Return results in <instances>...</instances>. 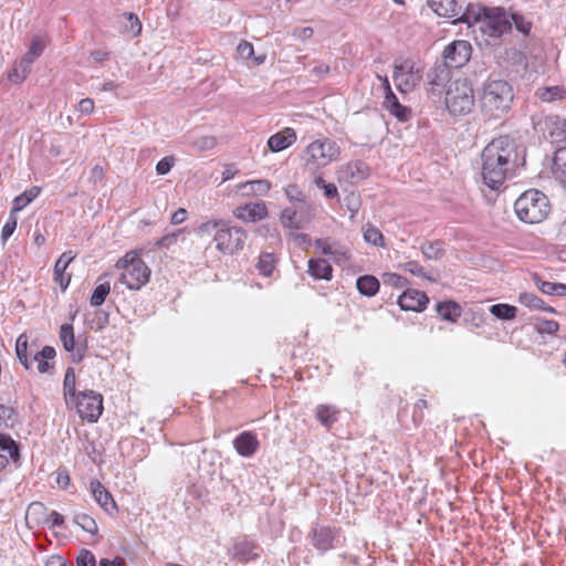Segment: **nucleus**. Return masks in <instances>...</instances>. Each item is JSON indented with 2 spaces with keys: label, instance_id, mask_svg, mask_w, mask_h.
<instances>
[{
  "label": "nucleus",
  "instance_id": "3c124183",
  "mask_svg": "<svg viewBox=\"0 0 566 566\" xmlns=\"http://www.w3.org/2000/svg\"><path fill=\"white\" fill-rule=\"evenodd\" d=\"M566 168V146L559 147L555 150L553 157V174L556 176L557 172H560Z\"/></svg>",
  "mask_w": 566,
  "mask_h": 566
},
{
  "label": "nucleus",
  "instance_id": "69168bd1",
  "mask_svg": "<svg viewBox=\"0 0 566 566\" xmlns=\"http://www.w3.org/2000/svg\"><path fill=\"white\" fill-rule=\"evenodd\" d=\"M175 164V158L172 156H167L160 159L156 165L157 175L164 176L167 175Z\"/></svg>",
  "mask_w": 566,
  "mask_h": 566
},
{
  "label": "nucleus",
  "instance_id": "6e6552de",
  "mask_svg": "<svg viewBox=\"0 0 566 566\" xmlns=\"http://www.w3.org/2000/svg\"><path fill=\"white\" fill-rule=\"evenodd\" d=\"M81 419L88 422H96L103 412V397L93 390L81 391L75 397V402Z\"/></svg>",
  "mask_w": 566,
  "mask_h": 566
},
{
  "label": "nucleus",
  "instance_id": "7c9ffc66",
  "mask_svg": "<svg viewBox=\"0 0 566 566\" xmlns=\"http://www.w3.org/2000/svg\"><path fill=\"white\" fill-rule=\"evenodd\" d=\"M533 280L542 293L547 295L566 296V284L544 281L537 274H534Z\"/></svg>",
  "mask_w": 566,
  "mask_h": 566
},
{
  "label": "nucleus",
  "instance_id": "c9c22d12",
  "mask_svg": "<svg viewBox=\"0 0 566 566\" xmlns=\"http://www.w3.org/2000/svg\"><path fill=\"white\" fill-rule=\"evenodd\" d=\"M0 452L8 455L13 462L20 459V451L18 444L10 436L0 432Z\"/></svg>",
  "mask_w": 566,
  "mask_h": 566
},
{
  "label": "nucleus",
  "instance_id": "b1692460",
  "mask_svg": "<svg viewBox=\"0 0 566 566\" xmlns=\"http://www.w3.org/2000/svg\"><path fill=\"white\" fill-rule=\"evenodd\" d=\"M296 140V133L293 128L286 127L283 130L272 135L268 140V146L273 153H279L290 147Z\"/></svg>",
  "mask_w": 566,
  "mask_h": 566
},
{
  "label": "nucleus",
  "instance_id": "58836bf2",
  "mask_svg": "<svg viewBox=\"0 0 566 566\" xmlns=\"http://www.w3.org/2000/svg\"><path fill=\"white\" fill-rule=\"evenodd\" d=\"M518 302L524 306H527L533 310H542L545 312H555L553 307L545 306L542 298L533 293H521L518 296Z\"/></svg>",
  "mask_w": 566,
  "mask_h": 566
},
{
  "label": "nucleus",
  "instance_id": "39448f33",
  "mask_svg": "<svg viewBox=\"0 0 566 566\" xmlns=\"http://www.w3.org/2000/svg\"><path fill=\"white\" fill-rule=\"evenodd\" d=\"M115 266L123 270L119 280L129 290H140L149 281L150 269L134 251L127 252Z\"/></svg>",
  "mask_w": 566,
  "mask_h": 566
},
{
  "label": "nucleus",
  "instance_id": "f704fd0d",
  "mask_svg": "<svg viewBox=\"0 0 566 566\" xmlns=\"http://www.w3.org/2000/svg\"><path fill=\"white\" fill-rule=\"evenodd\" d=\"M338 410L334 406L319 405L316 408L317 420L326 428H331L337 421Z\"/></svg>",
  "mask_w": 566,
  "mask_h": 566
},
{
  "label": "nucleus",
  "instance_id": "423d86ee",
  "mask_svg": "<svg viewBox=\"0 0 566 566\" xmlns=\"http://www.w3.org/2000/svg\"><path fill=\"white\" fill-rule=\"evenodd\" d=\"M475 103L474 91L467 78L453 81L446 94L448 111L454 116L469 114Z\"/></svg>",
  "mask_w": 566,
  "mask_h": 566
},
{
  "label": "nucleus",
  "instance_id": "5701e85b",
  "mask_svg": "<svg viewBox=\"0 0 566 566\" xmlns=\"http://www.w3.org/2000/svg\"><path fill=\"white\" fill-rule=\"evenodd\" d=\"M427 3L439 17L454 20L461 13V3L457 0H427Z\"/></svg>",
  "mask_w": 566,
  "mask_h": 566
},
{
  "label": "nucleus",
  "instance_id": "f03ea898",
  "mask_svg": "<svg viewBox=\"0 0 566 566\" xmlns=\"http://www.w3.org/2000/svg\"><path fill=\"white\" fill-rule=\"evenodd\" d=\"M514 92L512 85L501 78H489L482 86L480 107L484 116L500 119L512 107Z\"/></svg>",
  "mask_w": 566,
  "mask_h": 566
},
{
  "label": "nucleus",
  "instance_id": "13d9d810",
  "mask_svg": "<svg viewBox=\"0 0 566 566\" xmlns=\"http://www.w3.org/2000/svg\"><path fill=\"white\" fill-rule=\"evenodd\" d=\"M67 268L57 269V264H54V282L60 285L62 291H65L71 282V274H66Z\"/></svg>",
  "mask_w": 566,
  "mask_h": 566
},
{
  "label": "nucleus",
  "instance_id": "20e7f679",
  "mask_svg": "<svg viewBox=\"0 0 566 566\" xmlns=\"http://www.w3.org/2000/svg\"><path fill=\"white\" fill-rule=\"evenodd\" d=\"M340 148L329 138L316 139L305 149L304 168L311 174L328 166L339 158Z\"/></svg>",
  "mask_w": 566,
  "mask_h": 566
},
{
  "label": "nucleus",
  "instance_id": "0eeeda50",
  "mask_svg": "<svg viewBox=\"0 0 566 566\" xmlns=\"http://www.w3.org/2000/svg\"><path fill=\"white\" fill-rule=\"evenodd\" d=\"M247 240V232L238 227H230L224 221L213 235L216 248L223 254H234L243 250Z\"/></svg>",
  "mask_w": 566,
  "mask_h": 566
},
{
  "label": "nucleus",
  "instance_id": "603ef678",
  "mask_svg": "<svg viewBox=\"0 0 566 566\" xmlns=\"http://www.w3.org/2000/svg\"><path fill=\"white\" fill-rule=\"evenodd\" d=\"M401 269L406 272H409L410 274L415 276H419L422 279H427L429 281H433L427 273L424 272V269L417 262V261H408L405 264L400 265Z\"/></svg>",
  "mask_w": 566,
  "mask_h": 566
},
{
  "label": "nucleus",
  "instance_id": "aec40b11",
  "mask_svg": "<svg viewBox=\"0 0 566 566\" xmlns=\"http://www.w3.org/2000/svg\"><path fill=\"white\" fill-rule=\"evenodd\" d=\"M235 451L244 458L252 457L259 449V440L254 432L243 431L234 440Z\"/></svg>",
  "mask_w": 566,
  "mask_h": 566
},
{
  "label": "nucleus",
  "instance_id": "1a4fd4ad",
  "mask_svg": "<svg viewBox=\"0 0 566 566\" xmlns=\"http://www.w3.org/2000/svg\"><path fill=\"white\" fill-rule=\"evenodd\" d=\"M315 207L312 201L305 200L298 205L287 207L281 212V222L289 229H302L314 218Z\"/></svg>",
  "mask_w": 566,
  "mask_h": 566
},
{
  "label": "nucleus",
  "instance_id": "09e8293b",
  "mask_svg": "<svg viewBox=\"0 0 566 566\" xmlns=\"http://www.w3.org/2000/svg\"><path fill=\"white\" fill-rule=\"evenodd\" d=\"M285 196L289 199L291 206L298 205L305 200H307L304 192L296 185H289L284 189Z\"/></svg>",
  "mask_w": 566,
  "mask_h": 566
},
{
  "label": "nucleus",
  "instance_id": "49530a36",
  "mask_svg": "<svg viewBox=\"0 0 566 566\" xmlns=\"http://www.w3.org/2000/svg\"><path fill=\"white\" fill-rule=\"evenodd\" d=\"M190 145L198 151H206L216 147L217 138L211 135L199 136L193 138Z\"/></svg>",
  "mask_w": 566,
  "mask_h": 566
},
{
  "label": "nucleus",
  "instance_id": "f3484780",
  "mask_svg": "<svg viewBox=\"0 0 566 566\" xmlns=\"http://www.w3.org/2000/svg\"><path fill=\"white\" fill-rule=\"evenodd\" d=\"M451 67L442 61L436 62L428 71L427 78L432 92H440L441 88L450 81Z\"/></svg>",
  "mask_w": 566,
  "mask_h": 566
},
{
  "label": "nucleus",
  "instance_id": "72a5a7b5",
  "mask_svg": "<svg viewBox=\"0 0 566 566\" xmlns=\"http://www.w3.org/2000/svg\"><path fill=\"white\" fill-rule=\"evenodd\" d=\"M358 292L366 296H374L379 290V281L374 275H363L356 281Z\"/></svg>",
  "mask_w": 566,
  "mask_h": 566
},
{
  "label": "nucleus",
  "instance_id": "c03bdc74",
  "mask_svg": "<svg viewBox=\"0 0 566 566\" xmlns=\"http://www.w3.org/2000/svg\"><path fill=\"white\" fill-rule=\"evenodd\" d=\"M109 292L111 285L108 282L99 283L92 293V296L90 298L91 305L95 307L101 306L105 302Z\"/></svg>",
  "mask_w": 566,
  "mask_h": 566
},
{
  "label": "nucleus",
  "instance_id": "412c9836",
  "mask_svg": "<svg viewBox=\"0 0 566 566\" xmlns=\"http://www.w3.org/2000/svg\"><path fill=\"white\" fill-rule=\"evenodd\" d=\"M32 359L30 361L36 363V369L41 374H50L54 364L50 363V360L54 359L56 352L52 346H44L41 350L32 349Z\"/></svg>",
  "mask_w": 566,
  "mask_h": 566
},
{
  "label": "nucleus",
  "instance_id": "f257e3e1",
  "mask_svg": "<svg viewBox=\"0 0 566 566\" xmlns=\"http://www.w3.org/2000/svg\"><path fill=\"white\" fill-rule=\"evenodd\" d=\"M517 158L516 144L509 136H500L489 143L481 154L482 178L495 190L509 177Z\"/></svg>",
  "mask_w": 566,
  "mask_h": 566
},
{
  "label": "nucleus",
  "instance_id": "6e6d98bb",
  "mask_svg": "<svg viewBox=\"0 0 566 566\" xmlns=\"http://www.w3.org/2000/svg\"><path fill=\"white\" fill-rule=\"evenodd\" d=\"M222 226H224L223 220H209L200 224L198 233L201 235H210L212 232L216 233Z\"/></svg>",
  "mask_w": 566,
  "mask_h": 566
},
{
  "label": "nucleus",
  "instance_id": "ddd939ff",
  "mask_svg": "<svg viewBox=\"0 0 566 566\" xmlns=\"http://www.w3.org/2000/svg\"><path fill=\"white\" fill-rule=\"evenodd\" d=\"M369 176V167L363 160H352L339 167L337 180L350 185L358 184Z\"/></svg>",
  "mask_w": 566,
  "mask_h": 566
},
{
  "label": "nucleus",
  "instance_id": "37998d69",
  "mask_svg": "<svg viewBox=\"0 0 566 566\" xmlns=\"http://www.w3.org/2000/svg\"><path fill=\"white\" fill-rule=\"evenodd\" d=\"M48 514V509L41 502L31 503L27 510V518H32L36 524H44Z\"/></svg>",
  "mask_w": 566,
  "mask_h": 566
},
{
  "label": "nucleus",
  "instance_id": "a211bd4d",
  "mask_svg": "<svg viewBox=\"0 0 566 566\" xmlns=\"http://www.w3.org/2000/svg\"><path fill=\"white\" fill-rule=\"evenodd\" d=\"M233 214L244 222H255L268 216V209L264 202H249L235 208Z\"/></svg>",
  "mask_w": 566,
  "mask_h": 566
},
{
  "label": "nucleus",
  "instance_id": "79ce46f5",
  "mask_svg": "<svg viewBox=\"0 0 566 566\" xmlns=\"http://www.w3.org/2000/svg\"><path fill=\"white\" fill-rule=\"evenodd\" d=\"M31 65L28 61L21 59L14 63L12 71L9 73V78L14 83L22 82L30 73Z\"/></svg>",
  "mask_w": 566,
  "mask_h": 566
},
{
  "label": "nucleus",
  "instance_id": "dca6fc26",
  "mask_svg": "<svg viewBox=\"0 0 566 566\" xmlns=\"http://www.w3.org/2000/svg\"><path fill=\"white\" fill-rule=\"evenodd\" d=\"M489 10L490 8L479 3H469L463 10L461 4V13L454 18L453 23H467L469 27L479 24L481 27Z\"/></svg>",
  "mask_w": 566,
  "mask_h": 566
},
{
  "label": "nucleus",
  "instance_id": "5fc2aeb1",
  "mask_svg": "<svg viewBox=\"0 0 566 566\" xmlns=\"http://www.w3.org/2000/svg\"><path fill=\"white\" fill-rule=\"evenodd\" d=\"M558 328H559V324L556 321L539 319L536 323V329L541 334L554 335L557 333Z\"/></svg>",
  "mask_w": 566,
  "mask_h": 566
},
{
  "label": "nucleus",
  "instance_id": "cd10ccee",
  "mask_svg": "<svg viewBox=\"0 0 566 566\" xmlns=\"http://www.w3.org/2000/svg\"><path fill=\"white\" fill-rule=\"evenodd\" d=\"M436 311L442 319L451 323H455L462 314V307L454 301L437 303Z\"/></svg>",
  "mask_w": 566,
  "mask_h": 566
},
{
  "label": "nucleus",
  "instance_id": "393cba45",
  "mask_svg": "<svg viewBox=\"0 0 566 566\" xmlns=\"http://www.w3.org/2000/svg\"><path fill=\"white\" fill-rule=\"evenodd\" d=\"M384 107L398 120L407 122L411 116V109L400 104L395 93L384 96Z\"/></svg>",
  "mask_w": 566,
  "mask_h": 566
},
{
  "label": "nucleus",
  "instance_id": "052dcab7",
  "mask_svg": "<svg viewBox=\"0 0 566 566\" xmlns=\"http://www.w3.org/2000/svg\"><path fill=\"white\" fill-rule=\"evenodd\" d=\"M413 69H415V65L412 62L410 61H403L399 64H395V67H394V75H398V76H410V77H413Z\"/></svg>",
  "mask_w": 566,
  "mask_h": 566
},
{
  "label": "nucleus",
  "instance_id": "864d4df0",
  "mask_svg": "<svg viewBox=\"0 0 566 566\" xmlns=\"http://www.w3.org/2000/svg\"><path fill=\"white\" fill-rule=\"evenodd\" d=\"M18 219L14 212L10 211L9 219L1 230V239L4 242L13 234L17 229Z\"/></svg>",
  "mask_w": 566,
  "mask_h": 566
},
{
  "label": "nucleus",
  "instance_id": "473e14b6",
  "mask_svg": "<svg viewBox=\"0 0 566 566\" xmlns=\"http://www.w3.org/2000/svg\"><path fill=\"white\" fill-rule=\"evenodd\" d=\"M41 192V188L33 186L27 189L21 195L17 196L13 200L11 211L17 213L31 203Z\"/></svg>",
  "mask_w": 566,
  "mask_h": 566
},
{
  "label": "nucleus",
  "instance_id": "f8f14e48",
  "mask_svg": "<svg viewBox=\"0 0 566 566\" xmlns=\"http://www.w3.org/2000/svg\"><path fill=\"white\" fill-rule=\"evenodd\" d=\"M60 339L64 349L72 353V360L75 364L81 363L87 349L86 339L83 342L78 338L75 340L74 328L71 324H63L60 328Z\"/></svg>",
  "mask_w": 566,
  "mask_h": 566
},
{
  "label": "nucleus",
  "instance_id": "2f4dec72",
  "mask_svg": "<svg viewBox=\"0 0 566 566\" xmlns=\"http://www.w3.org/2000/svg\"><path fill=\"white\" fill-rule=\"evenodd\" d=\"M75 385H76V376H75L74 368L69 367L65 371L64 381H63V394H64L65 403L67 406H70L71 402H75V397L77 396Z\"/></svg>",
  "mask_w": 566,
  "mask_h": 566
},
{
  "label": "nucleus",
  "instance_id": "c756f323",
  "mask_svg": "<svg viewBox=\"0 0 566 566\" xmlns=\"http://www.w3.org/2000/svg\"><path fill=\"white\" fill-rule=\"evenodd\" d=\"M34 349L33 345H31L30 349ZM15 354L19 361L24 366L25 369H30L32 367V361H30V356H32L31 350L29 352V339L25 334H21L15 342Z\"/></svg>",
  "mask_w": 566,
  "mask_h": 566
},
{
  "label": "nucleus",
  "instance_id": "2eb2a0df",
  "mask_svg": "<svg viewBox=\"0 0 566 566\" xmlns=\"http://www.w3.org/2000/svg\"><path fill=\"white\" fill-rule=\"evenodd\" d=\"M428 303L427 294L418 290H406L398 298V304L402 311L421 312Z\"/></svg>",
  "mask_w": 566,
  "mask_h": 566
},
{
  "label": "nucleus",
  "instance_id": "338daca9",
  "mask_svg": "<svg viewBox=\"0 0 566 566\" xmlns=\"http://www.w3.org/2000/svg\"><path fill=\"white\" fill-rule=\"evenodd\" d=\"M428 408V402L426 399H419L415 403V409L412 413V420L416 424L421 423L423 420V410Z\"/></svg>",
  "mask_w": 566,
  "mask_h": 566
},
{
  "label": "nucleus",
  "instance_id": "4be33fe9",
  "mask_svg": "<svg viewBox=\"0 0 566 566\" xmlns=\"http://www.w3.org/2000/svg\"><path fill=\"white\" fill-rule=\"evenodd\" d=\"M90 489L94 500L103 510H105L108 513L111 511L117 510L116 503L112 494L98 480H92L90 483Z\"/></svg>",
  "mask_w": 566,
  "mask_h": 566
},
{
  "label": "nucleus",
  "instance_id": "e2e57ef3",
  "mask_svg": "<svg viewBox=\"0 0 566 566\" xmlns=\"http://www.w3.org/2000/svg\"><path fill=\"white\" fill-rule=\"evenodd\" d=\"M511 22L514 23L517 31H520L523 34H528L532 28L531 22L525 20L522 15L518 14H511L510 17Z\"/></svg>",
  "mask_w": 566,
  "mask_h": 566
},
{
  "label": "nucleus",
  "instance_id": "bb28decb",
  "mask_svg": "<svg viewBox=\"0 0 566 566\" xmlns=\"http://www.w3.org/2000/svg\"><path fill=\"white\" fill-rule=\"evenodd\" d=\"M307 272L315 280H331L333 268L325 259H311Z\"/></svg>",
  "mask_w": 566,
  "mask_h": 566
},
{
  "label": "nucleus",
  "instance_id": "a19ab883",
  "mask_svg": "<svg viewBox=\"0 0 566 566\" xmlns=\"http://www.w3.org/2000/svg\"><path fill=\"white\" fill-rule=\"evenodd\" d=\"M420 249L428 260H440L444 255L443 243L441 241L426 242Z\"/></svg>",
  "mask_w": 566,
  "mask_h": 566
},
{
  "label": "nucleus",
  "instance_id": "c85d7f7f",
  "mask_svg": "<svg viewBox=\"0 0 566 566\" xmlns=\"http://www.w3.org/2000/svg\"><path fill=\"white\" fill-rule=\"evenodd\" d=\"M547 134L552 143L566 139V120L559 117H549L546 120Z\"/></svg>",
  "mask_w": 566,
  "mask_h": 566
},
{
  "label": "nucleus",
  "instance_id": "a18cd8bd",
  "mask_svg": "<svg viewBox=\"0 0 566 566\" xmlns=\"http://www.w3.org/2000/svg\"><path fill=\"white\" fill-rule=\"evenodd\" d=\"M74 523L92 535L96 534L98 531L95 520L85 513L75 514Z\"/></svg>",
  "mask_w": 566,
  "mask_h": 566
},
{
  "label": "nucleus",
  "instance_id": "8fccbe9b",
  "mask_svg": "<svg viewBox=\"0 0 566 566\" xmlns=\"http://www.w3.org/2000/svg\"><path fill=\"white\" fill-rule=\"evenodd\" d=\"M392 78H394L395 85L398 88V91L403 94H406L410 90H412V87L416 85V81L418 80L416 74H413V77H410L408 75L407 76L392 75Z\"/></svg>",
  "mask_w": 566,
  "mask_h": 566
},
{
  "label": "nucleus",
  "instance_id": "680f3d73",
  "mask_svg": "<svg viewBox=\"0 0 566 566\" xmlns=\"http://www.w3.org/2000/svg\"><path fill=\"white\" fill-rule=\"evenodd\" d=\"M50 528L62 527L64 525V516L56 511L49 512L44 517V524Z\"/></svg>",
  "mask_w": 566,
  "mask_h": 566
},
{
  "label": "nucleus",
  "instance_id": "bf43d9fd",
  "mask_svg": "<svg viewBox=\"0 0 566 566\" xmlns=\"http://www.w3.org/2000/svg\"><path fill=\"white\" fill-rule=\"evenodd\" d=\"M124 17L128 20L129 25L126 29L134 35L137 36L142 32V22L138 17L132 12L124 13Z\"/></svg>",
  "mask_w": 566,
  "mask_h": 566
},
{
  "label": "nucleus",
  "instance_id": "4468645a",
  "mask_svg": "<svg viewBox=\"0 0 566 566\" xmlns=\"http://www.w3.org/2000/svg\"><path fill=\"white\" fill-rule=\"evenodd\" d=\"M308 537L311 538L312 545L317 551L325 553L333 548L337 532L329 526L317 525L311 530Z\"/></svg>",
  "mask_w": 566,
  "mask_h": 566
},
{
  "label": "nucleus",
  "instance_id": "9b49d317",
  "mask_svg": "<svg viewBox=\"0 0 566 566\" xmlns=\"http://www.w3.org/2000/svg\"><path fill=\"white\" fill-rule=\"evenodd\" d=\"M472 53L470 42L455 40L448 44L442 52V62L451 69H459L465 65Z\"/></svg>",
  "mask_w": 566,
  "mask_h": 566
},
{
  "label": "nucleus",
  "instance_id": "4c0bfd02",
  "mask_svg": "<svg viewBox=\"0 0 566 566\" xmlns=\"http://www.w3.org/2000/svg\"><path fill=\"white\" fill-rule=\"evenodd\" d=\"M276 258L273 253L263 252L256 263V269L263 276H271L275 270Z\"/></svg>",
  "mask_w": 566,
  "mask_h": 566
},
{
  "label": "nucleus",
  "instance_id": "de8ad7c7",
  "mask_svg": "<svg viewBox=\"0 0 566 566\" xmlns=\"http://www.w3.org/2000/svg\"><path fill=\"white\" fill-rule=\"evenodd\" d=\"M364 239L366 242L376 245V247H384L385 245V239L382 233L379 229L376 227L368 224L364 230Z\"/></svg>",
  "mask_w": 566,
  "mask_h": 566
},
{
  "label": "nucleus",
  "instance_id": "774afa93",
  "mask_svg": "<svg viewBox=\"0 0 566 566\" xmlns=\"http://www.w3.org/2000/svg\"><path fill=\"white\" fill-rule=\"evenodd\" d=\"M237 52L240 55V57L244 60H250L253 57L254 54L253 45L250 42L242 41L237 46Z\"/></svg>",
  "mask_w": 566,
  "mask_h": 566
},
{
  "label": "nucleus",
  "instance_id": "0e129e2a",
  "mask_svg": "<svg viewBox=\"0 0 566 566\" xmlns=\"http://www.w3.org/2000/svg\"><path fill=\"white\" fill-rule=\"evenodd\" d=\"M77 566H95L96 559L94 554L88 549H82L76 557Z\"/></svg>",
  "mask_w": 566,
  "mask_h": 566
},
{
  "label": "nucleus",
  "instance_id": "7ed1b4c3",
  "mask_svg": "<svg viewBox=\"0 0 566 566\" xmlns=\"http://www.w3.org/2000/svg\"><path fill=\"white\" fill-rule=\"evenodd\" d=\"M514 210L521 221L535 224L548 217L551 205L545 193L537 189H530L516 199Z\"/></svg>",
  "mask_w": 566,
  "mask_h": 566
},
{
  "label": "nucleus",
  "instance_id": "4d7b16f0",
  "mask_svg": "<svg viewBox=\"0 0 566 566\" xmlns=\"http://www.w3.org/2000/svg\"><path fill=\"white\" fill-rule=\"evenodd\" d=\"M43 51V45L39 40H33L28 52L22 56L23 60L28 61L32 64L36 57L41 55Z\"/></svg>",
  "mask_w": 566,
  "mask_h": 566
},
{
  "label": "nucleus",
  "instance_id": "ea45409f",
  "mask_svg": "<svg viewBox=\"0 0 566 566\" xmlns=\"http://www.w3.org/2000/svg\"><path fill=\"white\" fill-rule=\"evenodd\" d=\"M536 96L543 102H553L566 96V91L562 86L542 87L536 92Z\"/></svg>",
  "mask_w": 566,
  "mask_h": 566
},
{
  "label": "nucleus",
  "instance_id": "e433bc0d",
  "mask_svg": "<svg viewBox=\"0 0 566 566\" xmlns=\"http://www.w3.org/2000/svg\"><path fill=\"white\" fill-rule=\"evenodd\" d=\"M490 313L499 319L512 321L516 317L517 308L510 304L499 303L490 307Z\"/></svg>",
  "mask_w": 566,
  "mask_h": 566
},
{
  "label": "nucleus",
  "instance_id": "9d476101",
  "mask_svg": "<svg viewBox=\"0 0 566 566\" xmlns=\"http://www.w3.org/2000/svg\"><path fill=\"white\" fill-rule=\"evenodd\" d=\"M511 28L512 22L504 9L490 8L489 12L483 19V23L481 24L480 30L489 36L499 38L510 31Z\"/></svg>",
  "mask_w": 566,
  "mask_h": 566
},
{
  "label": "nucleus",
  "instance_id": "6ab92c4d",
  "mask_svg": "<svg viewBox=\"0 0 566 566\" xmlns=\"http://www.w3.org/2000/svg\"><path fill=\"white\" fill-rule=\"evenodd\" d=\"M233 558L248 563L260 557V547L245 537L237 538L233 544Z\"/></svg>",
  "mask_w": 566,
  "mask_h": 566
},
{
  "label": "nucleus",
  "instance_id": "a878e982",
  "mask_svg": "<svg viewBox=\"0 0 566 566\" xmlns=\"http://www.w3.org/2000/svg\"><path fill=\"white\" fill-rule=\"evenodd\" d=\"M271 189V182L268 179H256L241 182L237 190L244 196H265Z\"/></svg>",
  "mask_w": 566,
  "mask_h": 566
}]
</instances>
